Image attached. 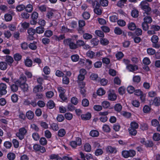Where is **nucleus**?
<instances>
[{
  "label": "nucleus",
  "mask_w": 160,
  "mask_h": 160,
  "mask_svg": "<svg viewBox=\"0 0 160 160\" xmlns=\"http://www.w3.org/2000/svg\"><path fill=\"white\" fill-rule=\"evenodd\" d=\"M130 126L131 127L130 128L133 129L135 128L136 129L138 127V123L134 122H132L131 123Z\"/></svg>",
  "instance_id": "nucleus-54"
},
{
  "label": "nucleus",
  "mask_w": 160,
  "mask_h": 160,
  "mask_svg": "<svg viewBox=\"0 0 160 160\" xmlns=\"http://www.w3.org/2000/svg\"><path fill=\"white\" fill-rule=\"evenodd\" d=\"M78 23L80 27L79 29L78 30L83 32L84 31L82 30V27L85 25V21L83 20H80L79 21Z\"/></svg>",
  "instance_id": "nucleus-20"
},
{
  "label": "nucleus",
  "mask_w": 160,
  "mask_h": 160,
  "mask_svg": "<svg viewBox=\"0 0 160 160\" xmlns=\"http://www.w3.org/2000/svg\"><path fill=\"white\" fill-rule=\"evenodd\" d=\"M146 14H144L143 16L145 17L143 18L144 22L147 23H150L152 21V19L149 15H146Z\"/></svg>",
  "instance_id": "nucleus-13"
},
{
  "label": "nucleus",
  "mask_w": 160,
  "mask_h": 160,
  "mask_svg": "<svg viewBox=\"0 0 160 160\" xmlns=\"http://www.w3.org/2000/svg\"><path fill=\"white\" fill-rule=\"evenodd\" d=\"M153 139L155 141H158L160 140V134L158 133H155L153 136Z\"/></svg>",
  "instance_id": "nucleus-32"
},
{
  "label": "nucleus",
  "mask_w": 160,
  "mask_h": 160,
  "mask_svg": "<svg viewBox=\"0 0 160 160\" xmlns=\"http://www.w3.org/2000/svg\"><path fill=\"white\" fill-rule=\"evenodd\" d=\"M54 16L53 12L52 10L48 11L46 14V17L48 19H52L53 18Z\"/></svg>",
  "instance_id": "nucleus-12"
},
{
  "label": "nucleus",
  "mask_w": 160,
  "mask_h": 160,
  "mask_svg": "<svg viewBox=\"0 0 160 160\" xmlns=\"http://www.w3.org/2000/svg\"><path fill=\"white\" fill-rule=\"evenodd\" d=\"M19 86L24 92H28V85L26 83L20 85Z\"/></svg>",
  "instance_id": "nucleus-23"
},
{
  "label": "nucleus",
  "mask_w": 160,
  "mask_h": 160,
  "mask_svg": "<svg viewBox=\"0 0 160 160\" xmlns=\"http://www.w3.org/2000/svg\"><path fill=\"white\" fill-rule=\"evenodd\" d=\"M100 5L99 3L97 2V4L95 5V7H93L94 11V12L98 15H100L102 13V11L101 8H100Z\"/></svg>",
  "instance_id": "nucleus-9"
},
{
  "label": "nucleus",
  "mask_w": 160,
  "mask_h": 160,
  "mask_svg": "<svg viewBox=\"0 0 160 160\" xmlns=\"http://www.w3.org/2000/svg\"><path fill=\"white\" fill-rule=\"evenodd\" d=\"M105 93V91L102 88H100L97 90V93L99 96H102Z\"/></svg>",
  "instance_id": "nucleus-43"
},
{
  "label": "nucleus",
  "mask_w": 160,
  "mask_h": 160,
  "mask_svg": "<svg viewBox=\"0 0 160 160\" xmlns=\"http://www.w3.org/2000/svg\"><path fill=\"white\" fill-rule=\"evenodd\" d=\"M132 16L134 18H137L138 16V12L137 10H133L131 13Z\"/></svg>",
  "instance_id": "nucleus-46"
},
{
  "label": "nucleus",
  "mask_w": 160,
  "mask_h": 160,
  "mask_svg": "<svg viewBox=\"0 0 160 160\" xmlns=\"http://www.w3.org/2000/svg\"><path fill=\"white\" fill-rule=\"evenodd\" d=\"M61 30L62 32L67 33L68 32H72V30L68 29L65 26H62V27Z\"/></svg>",
  "instance_id": "nucleus-38"
},
{
  "label": "nucleus",
  "mask_w": 160,
  "mask_h": 160,
  "mask_svg": "<svg viewBox=\"0 0 160 160\" xmlns=\"http://www.w3.org/2000/svg\"><path fill=\"white\" fill-rule=\"evenodd\" d=\"M151 29L155 31H158L160 29V27L158 25H154L151 26Z\"/></svg>",
  "instance_id": "nucleus-64"
},
{
  "label": "nucleus",
  "mask_w": 160,
  "mask_h": 160,
  "mask_svg": "<svg viewBox=\"0 0 160 160\" xmlns=\"http://www.w3.org/2000/svg\"><path fill=\"white\" fill-rule=\"evenodd\" d=\"M63 43L65 45H68L69 48L71 49L75 50L78 48L77 44L73 42L71 38L64 39L63 40Z\"/></svg>",
  "instance_id": "nucleus-2"
},
{
  "label": "nucleus",
  "mask_w": 160,
  "mask_h": 160,
  "mask_svg": "<svg viewBox=\"0 0 160 160\" xmlns=\"http://www.w3.org/2000/svg\"><path fill=\"white\" fill-rule=\"evenodd\" d=\"M72 60L73 62H77L79 59V56L77 54L72 55L71 57Z\"/></svg>",
  "instance_id": "nucleus-59"
},
{
  "label": "nucleus",
  "mask_w": 160,
  "mask_h": 160,
  "mask_svg": "<svg viewBox=\"0 0 160 160\" xmlns=\"http://www.w3.org/2000/svg\"><path fill=\"white\" fill-rule=\"evenodd\" d=\"M5 20L6 21H11L12 19V17L11 15L8 14H6L4 16Z\"/></svg>",
  "instance_id": "nucleus-50"
},
{
  "label": "nucleus",
  "mask_w": 160,
  "mask_h": 160,
  "mask_svg": "<svg viewBox=\"0 0 160 160\" xmlns=\"http://www.w3.org/2000/svg\"><path fill=\"white\" fill-rule=\"evenodd\" d=\"M117 96L113 91L109 90L108 91V99L111 101H113L117 98Z\"/></svg>",
  "instance_id": "nucleus-10"
},
{
  "label": "nucleus",
  "mask_w": 160,
  "mask_h": 160,
  "mask_svg": "<svg viewBox=\"0 0 160 160\" xmlns=\"http://www.w3.org/2000/svg\"><path fill=\"white\" fill-rule=\"evenodd\" d=\"M38 14L36 12H34L32 14V19L34 20H37L38 18Z\"/></svg>",
  "instance_id": "nucleus-61"
},
{
  "label": "nucleus",
  "mask_w": 160,
  "mask_h": 160,
  "mask_svg": "<svg viewBox=\"0 0 160 160\" xmlns=\"http://www.w3.org/2000/svg\"><path fill=\"white\" fill-rule=\"evenodd\" d=\"M39 10L41 12H45L46 10V6L45 5H42L38 7Z\"/></svg>",
  "instance_id": "nucleus-53"
},
{
  "label": "nucleus",
  "mask_w": 160,
  "mask_h": 160,
  "mask_svg": "<svg viewBox=\"0 0 160 160\" xmlns=\"http://www.w3.org/2000/svg\"><path fill=\"white\" fill-rule=\"evenodd\" d=\"M128 131L129 134L131 135L135 136L137 133V130L135 128L133 129L130 128L128 129Z\"/></svg>",
  "instance_id": "nucleus-33"
},
{
  "label": "nucleus",
  "mask_w": 160,
  "mask_h": 160,
  "mask_svg": "<svg viewBox=\"0 0 160 160\" xmlns=\"http://www.w3.org/2000/svg\"><path fill=\"white\" fill-rule=\"evenodd\" d=\"M25 10L28 12H31L33 10V6L32 5L29 4L25 6Z\"/></svg>",
  "instance_id": "nucleus-26"
},
{
  "label": "nucleus",
  "mask_w": 160,
  "mask_h": 160,
  "mask_svg": "<svg viewBox=\"0 0 160 160\" xmlns=\"http://www.w3.org/2000/svg\"><path fill=\"white\" fill-rule=\"evenodd\" d=\"M91 117V115L90 113L88 112L85 114L81 115V117L82 119L84 120H89Z\"/></svg>",
  "instance_id": "nucleus-15"
},
{
  "label": "nucleus",
  "mask_w": 160,
  "mask_h": 160,
  "mask_svg": "<svg viewBox=\"0 0 160 160\" xmlns=\"http://www.w3.org/2000/svg\"><path fill=\"white\" fill-rule=\"evenodd\" d=\"M17 83H16V82H15L14 84L10 86L11 90L13 92H17L18 90V85Z\"/></svg>",
  "instance_id": "nucleus-17"
},
{
  "label": "nucleus",
  "mask_w": 160,
  "mask_h": 160,
  "mask_svg": "<svg viewBox=\"0 0 160 160\" xmlns=\"http://www.w3.org/2000/svg\"><path fill=\"white\" fill-rule=\"evenodd\" d=\"M127 68L130 71H133L135 70L138 69V67L137 66L135 65L133 66L131 64H129L127 66Z\"/></svg>",
  "instance_id": "nucleus-18"
},
{
  "label": "nucleus",
  "mask_w": 160,
  "mask_h": 160,
  "mask_svg": "<svg viewBox=\"0 0 160 160\" xmlns=\"http://www.w3.org/2000/svg\"><path fill=\"white\" fill-rule=\"evenodd\" d=\"M48 107L49 109L53 108L55 106V104L52 100L49 101L47 104Z\"/></svg>",
  "instance_id": "nucleus-25"
},
{
  "label": "nucleus",
  "mask_w": 160,
  "mask_h": 160,
  "mask_svg": "<svg viewBox=\"0 0 160 160\" xmlns=\"http://www.w3.org/2000/svg\"><path fill=\"white\" fill-rule=\"evenodd\" d=\"M43 87L41 85H38L35 86L33 89V92L36 93L39 91H42Z\"/></svg>",
  "instance_id": "nucleus-14"
},
{
  "label": "nucleus",
  "mask_w": 160,
  "mask_h": 160,
  "mask_svg": "<svg viewBox=\"0 0 160 160\" xmlns=\"http://www.w3.org/2000/svg\"><path fill=\"white\" fill-rule=\"evenodd\" d=\"M154 103L156 106H158L160 105V98L156 97L154 99Z\"/></svg>",
  "instance_id": "nucleus-48"
},
{
  "label": "nucleus",
  "mask_w": 160,
  "mask_h": 160,
  "mask_svg": "<svg viewBox=\"0 0 160 160\" xmlns=\"http://www.w3.org/2000/svg\"><path fill=\"white\" fill-rule=\"evenodd\" d=\"M128 27L129 29L133 31L136 28V26L134 23L131 22L128 24Z\"/></svg>",
  "instance_id": "nucleus-27"
},
{
  "label": "nucleus",
  "mask_w": 160,
  "mask_h": 160,
  "mask_svg": "<svg viewBox=\"0 0 160 160\" xmlns=\"http://www.w3.org/2000/svg\"><path fill=\"white\" fill-rule=\"evenodd\" d=\"M13 58L11 56L7 55L6 56V61L8 63V65H10L13 62Z\"/></svg>",
  "instance_id": "nucleus-21"
},
{
  "label": "nucleus",
  "mask_w": 160,
  "mask_h": 160,
  "mask_svg": "<svg viewBox=\"0 0 160 160\" xmlns=\"http://www.w3.org/2000/svg\"><path fill=\"white\" fill-rule=\"evenodd\" d=\"M27 81V78L23 74L21 75L19 79L17 80L16 83L18 84L19 85L26 83Z\"/></svg>",
  "instance_id": "nucleus-7"
},
{
  "label": "nucleus",
  "mask_w": 160,
  "mask_h": 160,
  "mask_svg": "<svg viewBox=\"0 0 160 160\" xmlns=\"http://www.w3.org/2000/svg\"><path fill=\"white\" fill-rule=\"evenodd\" d=\"M6 88L7 86L6 84L3 83L0 84V97L7 93Z\"/></svg>",
  "instance_id": "nucleus-6"
},
{
  "label": "nucleus",
  "mask_w": 160,
  "mask_h": 160,
  "mask_svg": "<svg viewBox=\"0 0 160 160\" xmlns=\"http://www.w3.org/2000/svg\"><path fill=\"white\" fill-rule=\"evenodd\" d=\"M86 54L88 57L91 58H93L95 56V53L92 51H88Z\"/></svg>",
  "instance_id": "nucleus-40"
},
{
  "label": "nucleus",
  "mask_w": 160,
  "mask_h": 160,
  "mask_svg": "<svg viewBox=\"0 0 160 160\" xmlns=\"http://www.w3.org/2000/svg\"><path fill=\"white\" fill-rule=\"evenodd\" d=\"M159 38L156 35H153L151 38V41L152 43V46L156 48H159L160 47V44L158 42Z\"/></svg>",
  "instance_id": "nucleus-3"
},
{
  "label": "nucleus",
  "mask_w": 160,
  "mask_h": 160,
  "mask_svg": "<svg viewBox=\"0 0 160 160\" xmlns=\"http://www.w3.org/2000/svg\"><path fill=\"white\" fill-rule=\"evenodd\" d=\"M115 33L117 35H120L122 33V30L119 28L116 27L114 30Z\"/></svg>",
  "instance_id": "nucleus-62"
},
{
  "label": "nucleus",
  "mask_w": 160,
  "mask_h": 160,
  "mask_svg": "<svg viewBox=\"0 0 160 160\" xmlns=\"http://www.w3.org/2000/svg\"><path fill=\"white\" fill-rule=\"evenodd\" d=\"M99 3L100 5L105 7L108 5V2L107 0H101Z\"/></svg>",
  "instance_id": "nucleus-45"
},
{
  "label": "nucleus",
  "mask_w": 160,
  "mask_h": 160,
  "mask_svg": "<svg viewBox=\"0 0 160 160\" xmlns=\"http://www.w3.org/2000/svg\"><path fill=\"white\" fill-rule=\"evenodd\" d=\"M147 52L149 55H152L155 54L156 51L152 48H149L147 49Z\"/></svg>",
  "instance_id": "nucleus-28"
},
{
  "label": "nucleus",
  "mask_w": 160,
  "mask_h": 160,
  "mask_svg": "<svg viewBox=\"0 0 160 160\" xmlns=\"http://www.w3.org/2000/svg\"><path fill=\"white\" fill-rule=\"evenodd\" d=\"M117 23L118 25L121 27H123L125 25V22L122 20L120 19L117 21Z\"/></svg>",
  "instance_id": "nucleus-63"
},
{
  "label": "nucleus",
  "mask_w": 160,
  "mask_h": 160,
  "mask_svg": "<svg viewBox=\"0 0 160 160\" xmlns=\"http://www.w3.org/2000/svg\"><path fill=\"white\" fill-rule=\"evenodd\" d=\"M84 149L87 152H90L91 151V148L90 144L88 143H86L84 145Z\"/></svg>",
  "instance_id": "nucleus-41"
},
{
  "label": "nucleus",
  "mask_w": 160,
  "mask_h": 160,
  "mask_svg": "<svg viewBox=\"0 0 160 160\" xmlns=\"http://www.w3.org/2000/svg\"><path fill=\"white\" fill-rule=\"evenodd\" d=\"M4 35L5 38L9 39L12 36V34L9 30L5 31L4 32Z\"/></svg>",
  "instance_id": "nucleus-35"
},
{
  "label": "nucleus",
  "mask_w": 160,
  "mask_h": 160,
  "mask_svg": "<svg viewBox=\"0 0 160 160\" xmlns=\"http://www.w3.org/2000/svg\"><path fill=\"white\" fill-rule=\"evenodd\" d=\"M15 157V154L12 152H10L7 155V158L9 160H13Z\"/></svg>",
  "instance_id": "nucleus-31"
},
{
  "label": "nucleus",
  "mask_w": 160,
  "mask_h": 160,
  "mask_svg": "<svg viewBox=\"0 0 160 160\" xmlns=\"http://www.w3.org/2000/svg\"><path fill=\"white\" fill-rule=\"evenodd\" d=\"M33 149L36 151H39L42 153L45 152L46 151L45 147L37 144H35L33 146Z\"/></svg>",
  "instance_id": "nucleus-8"
},
{
  "label": "nucleus",
  "mask_w": 160,
  "mask_h": 160,
  "mask_svg": "<svg viewBox=\"0 0 160 160\" xmlns=\"http://www.w3.org/2000/svg\"><path fill=\"white\" fill-rule=\"evenodd\" d=\"M100 42L102 45H107L109 43V41L106 38H101L100 40Z\"/></svg>",
  "instance_id": "nucleus-36"
},
{
  "label": "nucleus",
  "mask_w": 160,
  "mask_h": 160,
  "mask_svg": "<svg viewBox=\"0 0 160 160\" xmlns=\"http://www.w3.org/2000/svg\"><path fill=\"white\" fill-rule=\"evenodd\" d=\"M89 102L87 99H84L82 101V105L84 107H87L89 105Z\"/></svg>",
  "instance_id": "nucleus-55"
},
{
  "label": "nucleus",
  "mask_w": 160,
  "mask_h": 160,
  "mask_svg": "<svg viewBox=\"0 0 160 160\" xmlns=\"http://www.w3.org/2000/svg\"><path fill=\"white\" fill-rule=\"evenodd\" d=\"M25 8V6L23 4L18 5L16 8L17 11L18 12H20L23 10Z\"/></svg>",
  "instance_id": "nucleus-37"
},
{
  "label": "nucleus",
  "mask_w": 160,
  "mask_h": 160,
  "mask_svg": "<svg viewBox=\"0 0 160 160\" xmlns=\"http://www.w3.org/2000/svg\"><path fill=\"white\" fill-rule=\"evenodd\" d=\"M27 131L24 128L19 129V132L16 133V135L20 140H22L24 138V136L27 133Z\"/></svg>",
  "instance_id": "nucleus-4"
},
{
  "label": "nucleus",
  "mask_w": 160,
  "mask_h": 160,
  "mask_svg": "<svg viewBox=\"0 0 160 160\" xmlns=\"http://www.w3.org/2000/svg\"><path fill=\"white\" fill-rule=\"evenodd\" d=\"M106 152L108 153H116L117 151L116 148L111 146H108L106 148Z\"/></svg>",
  "instance_id": "nucleus-11"
},
{
  "label": "nucleus",
  "mask_w": 160,
  "mask_h": 160,
  "mask_svg": "<svg viewBox=\"0 0 160 160\" xmlns=\"http://www.w3.org/2000/svg\"><path fill=\"white\" fill-rule=\"evenodd\" d=\"M127 90L129 93H132L134 92L135 89L134 87L132 86H130L128 87Z\"/></svg>",
  "instance_id": "nucleus-51"
},
{
  "label": "nucleus",
  "mask_w": 160,
  "mask_h": 160,
  "mask_svg": "<svg viewBox=\"0 0 160 160\" xmlns=\"http://www.w3.org/2000/svg\"><path fill=\"white\" fill-rule=\"evenodd\" d=\"M51 127L52 130L55 131H57L59 129L58 125L56 123H52L51 124Z\"/></svg>",
  "instance_id": "nucleus-56"
},
{
  "label": "nucleus",
  "mask_w": 160,
  "mask_h": 160,
  "mask_svg": "<svg viewBox=\"0 0 160 160\" xmlns=\"http://www.w3.org/2000/svg\"><path fill=\"white\" fill-rule=\"evenodd\" d=\"M36 32V30L32 28H29L28 30V32L30 35H33Z\"/></svg>",
  "instance_id": "nucleus-58"
},
{
  "label": "nucleus",
  "mask_w": 160,
  "mask_h": 160,
  "mask_svg": "<svg viewBox=\"0 0 160 160\" xmlns=\"http://www.w3.org/2000/svg\"><path fill=\"white\" fill-rule=\"evenodd\" d=\"M98 40L95 38L92 39L91 41V44L93 46L98 45Z\"/></svg>",
  "instance_id": "nucleus-47"
},
{
  "label": "nucleus",
  "mask_w": 160,
  "mask_h": 160,
  "mask_svg": "<svg viewBox=\"0 0 160 160\" xmlns=\"http://www.w3.org/2000/svg\"><path fill=\"white\" fill-rule=\"evenodd\" d=\"M21 18L24 19H28L30 17V14L27 12H23L21 13Z\"/></svg>",
  "instance_id": "nucleus-39"
},
{
  "label": "nucleus",
  "mask_w": 160,
  "mask_h": 160,
  "mask_svg": "<svg viewBox=\"0 0 160 160\" xmlns=\"http://www.w3.org/2000/svg\"><path fill=\"white\" fill-rule=\"evenodd\" d=\"M43 71L46 75H48L50 72V69L49 67L45 66L43 69Z\"/></svg>",
  "instance_id": "nucleus-52"
},
{
  "label": "nucleus",
  "mask_w": 160,
  "mask_h": 160,
  "mask_svg": "<svg viewBox=\"0 0 160 160\" xmlns=\"http://www.w3.org/2000/svg\"><path fill=\"white\" fill-rule=\"evenodd\" d=\"M77 142L72 141L70 142V145L73 148H75L77 145L80 146L82 144V140L78 137L76 138Z\"/></svg>",
  "instance_id": "nucleus-5"
},
{
  "label": "nucleus",
  "mask_w": 160,
  "mask_h": 160,
  "mask_svg": "<svg viewBox=\"0 0 160 160\" xmlns=\"http://www.w3.org/2000/svg\"><path fill=\"white\" fill-rule=\"evenodd\" d=\"M22 58V56L18 53H16L14 55V59L16 61H20L21 59Z\"/></svg>",
  "instance_id": "nucleus-34"
},
{
  "label": "nucleus",
  "mask_w": 160,
  "mask_h": 160,
  "mask_svg": "<svg viewBox=\"0 0 160 160\" xmlns=\"http://www.w3.org/2000/svg\"><path fill=\"white\" fill-rule=\"evenodd\" d=\"M151 124L153 126L156 127L159 124V122L156 119H153L151 121Z\"/></svg>",
  "instance_id": "nucleus-44"
},
{
  "label": "nucleus",
  "mask_w": 160,
  "mask_h": 160,
  "mask_svg": "<svg viewBox=\"0 0 160 160\" xmlns=\"http://www.w3.org/2000/svg\"><path fill=\"white\" fill-rule=\"evenodd\" d=\"M140 6L141 8L145 11L143 14H146L147 15H150L151 8L149 7V4L146 1H142Z\"/></svg>",
  "instance_id": "nucleus-1"
},
{
  "label": "nucleus",
  "mask_w": 160,
  "mask_h": 160,
  "mask_svg": "<svg viewBox=\"0 0 160 160\" xmlns=\"http://www.w3.org/2000/svg\"><path fill=\"white\" fill-rule=\"evenodd\" d=\"M8 67L7 63L4 62H0V69L2 70H6Z\"/></svg>",
  "instance_id": "nucleus-19"
},
{
  "label": "nucleus",
  "mask_w": 160,
  "mask_h": 160,
  "mask_svg": "<svg viewBox=\"0 0 160 160\" xmlns=\"http://www.w3.org/2000/svg\"><path fill=\"white\" fill-rule=\"evenodd\" d=\"M40 143L42 145H45L47 144V141L45 138H41L39 140Z\"/></svg>",
  "instance_id": "nucleus-49"
},
{
  "label": "nucleus",
  "mask_w": 160,
  "mask_h": 160,
  "mask_svg": "<svg viewBox=\"0 0 160 160\" xmlns=\"http://www.w3.org/2000/svg\"><path fill=\"white\" fill-rule=\"evenodd\" d=\"M90 135L93 137H97L99 135V133L97 130H92L90 132Z\"/></svg>",
  "instance_id": "nucleus-30"
},
{
  "label": "nucleus",
  "mask_w": 160,
  "mask_h": 160,
  "mask_svg": "<svg viewBox=\"0 0 160 160\" xmlns=\"http://www.w3.org/2000/svg\"><path fill=\"white\" fill-rule=\"evenodd\" d=\"M24 63L27 67H30L32 65V61L31 59L27 58L24 61Z\"/></svg>",
  "instance_id": "nucleus-16"
},
{
  "label": "nucleus",
  "mask_w": 160,
  "mask_h": 160,
  "mask_svg": "<svg viewBox=\"0 0 160 160\" xmlns=\"http://www.w3.org/2000/svg\"><path fill=\"white\" fill-rule=\"evenodd\" d=\"M35 30L37 33L41 34L43 33L44 32L45 29L42 26H39L37 27Z\"/></svg>",
  "instance_id": "nucleus-24"
},
{
  "label": "nucleus",
  "mask_w": 160,
  "mask_h": 160,
  "mask_svg": "<svg viewBox=\"0 0 160 160\" xmlns=\"http://www.w3.org/2000/svg\"><path fill=\"white\" fill-rule=\"evenodd\" d=\"M11 99L13 102H16L18 100V96L16 94H14L11 96Z\"/></svg>",
  "instance_id": "nucleus-60"
},
{
  "label": "nucleus",
  "mask_w": 160,
  "mask_h": 160,
  "mask_svg": "<svg viewBox=\"0 0 160 160\" xmlns=\"http://www.w3.org/2000/svg\"><path fill=\"white\" fill-rule=\"evenodd\" d=\"M122 108V106L120 104H116L114 107L115 110L118 112H120L121 111Z\"/></svg>",
  "instance_id": "nucleus-57"
},
{
  "label": "nucleus",
  "mask_w": 160,
  "mask_h": 160,
  "mask_svg": "<svg viewBox=\"0 0 160 160\" xmlns=\"http://www.w3.org/2000/svg\"><path fill=\"white\" fill-rule=\"evenodd\" d=\"M26 115L28 119H32L34 118V114L32 111H29L26 113Z\"/></svg>",
  "instance_id": "nucleus-22"
},
{
  "label": "nucleus",
  "mask_w": 160,
  "mask_h": 160,
  "mask_svg": "<svg viewBox=\"0 0 160 160\" xmlns=\"http://www.w3.org/2000/svg\"><path fill=\"white\" fill-rule=\"evenodd\" d=\"M82 16L83 18L87 20L89 18L90 15L88 12H86L82 14Z\"/></svg>",
  "instance_id": "nucleus-42"
},
{
  "label": "nucleus",
  "mask_w": 160,
  "mask_h": 160,
  "mask_svg": "<svg viewBox=\"0 0 160 160\" xmlns=\"http://www.w3.org/2000/svg\"><path fill=\"white\" fill-rule=\"evenodd\" d=\"M66 134V131L64 129H60L58 132V135L59 137H63Z\"/></svg>",
  "instance_id": "nucleus-29"
}]
</instances>
